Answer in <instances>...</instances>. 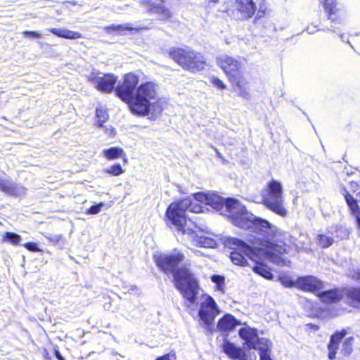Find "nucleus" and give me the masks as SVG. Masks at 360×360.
Instances as JSON below:
<instances>
[{"label": "nucleus", "instance_id": "nucleus-14", "mask_svg": "<svg viewBox=\"0 0 360 360\" xmlns=\"http://www.w3.org/2000/svg\"><path fill=\"white\" fill-rule=\"evenodd\" d=\"M295 285L304 291L316 292L323 288V283L312 276L299 277Z\"/></svg>", "mask_w": 360, "mask_h": 360}, {"label": "nucleus", "instance_id": "nucleus-27", "mask_svg": "<svg viewBox=\"0 0 360 360\" xmlns=\"http://www.w3.org/2000/svg\"><path fill=\"white\" fill-rule=\"evenodd\" d=\"M22 238L20 235L13 232H6L2 238L3 242H7L12 245H18Z\"/></svg>", "mask_w": 360, "mask_h": 360}, {"label": "nucleus", "instance_id": "nucleus-9", "mask_svg": "<svg viewBox=\"0 0 360 360\" xmlns=\"http://www.w3.org/2000/svg\"><path fill=\"white\" fill-rule=\"evenodd\" d=\"M238 335L241 339L245 340L249 349H257L259 353L271 351L272 342L265 338H259L256 328L248 326L241 328L238 331Z\"/></svg>", "mask_w": 360, "mask_h": 360}, {"label": "nucleus", "instance_id": "nucleus-23", "mask_svg": "<svg viewBox=\"0 0 360 360\" xmlns=\"http://www.w3.org/2000/svg\"><path fill=\"white\" fill-rule=\"evenodd\" d=\"M1 188L4 191L13 195H22L26 192V188L15 183L3 184Z\"/></svg>", "mask_w": 360, "mask_h": 360}, {"label": "nucleus", "instance_id": "nucleus-34", "mask_svg": "<svg viewBox=\"0 0 360 360\" xmlns=\"http://www.w3.org/2000/svg\"><path fill=\"white\" fill-rule=\"evenodd\" d=\"M324 32H333V33H336L339 35L340 39L342 41H345V36H344V34L341 32V31L340 30V29L337 27H335V25H330V27H326V28H323L322 30Z\"/></svg>", "mask_w": 360, "mask_h": 360}, {"label": "nucleus", "instance_id": "nucleus-1", "mask_svg": "<svg viewBox=\"0 0 360 360\" xmlns=\"http://www.w3.org/2000/svg\"><path fill=\"white\" fill-rule=\"evenodd\" d=\"M195 196L197 200L221 211V214L230 218L235 226L255 233L252 239L250 238L248 240L252 245H258L264 251H271L279 256L285 252L284 247L274 243L277 227L269 221L248 212L238 200L233 198L224 200L214 193L198 192Z\"/></svg>", "mask_w": 360, "mask_h": 360}, {"label": "nucleus", "instance_id": "nucleus-38", "mask_svg": "<svg viewBox=\"0 0 360 360\" xmlns=\"http://www.w3.org/2000/svg\"><path fill=\"white\" fill-rule=\"evenodd\" d=\"M23 36L32 38H40L41 34L38 32L34 31H24L22 32Z\"/></svg>", "mask_w": 360, "mask_h": 360}, {"label": "nucleus", "instance_id": "nucleus-41", "mask_svg": "<svg viewBox=\"0 0 360 360\" xmlns=\"http://www.w3.org/2000/svg\"><path fill=\"white\" fill-rule=\"evenodd\" d=\"M283 285H284L285 287H292L293 285V282L292 281H287L285 279L281 281Z\"/></svg>", "mask_w": 360, "mask_h": 360}, {"label": "nucleus", "instance_id": "nucleus-35", "mask_svg": "<svg viewBox=\"0 0 360 360\" xmlns=\"http://www.w3.org/2000/svg\"><path fill=\"white\" fill-rule=\"evenodd\" d=\"M46 238L53 244H60V243L63 240V236L61 234L49 235L48 236H46Z\"/></svg>", "mask_w": 360, "mask_h": 360}, {"label": "nucleus", "instance_id": "nucleus-19", "mask_svg": "<svg viewBox=\"0 0 360 360\" xmlns=\"http://www.w3.org/2000/svg\"><path fill=\"white\" fill-rule=\"evenodd\" d=\"M104 29L108 33H110L112 31L121 32L125 30L139 32L141 30H147L148 27L142 25L132 27L129 23H127L123 25H111L105 27Z\"/></svg>", "mask_w": 360, "mask_h": 360}, {"label": "nucleus", "instance_id": "nucleus-36", "mask_svg": "<svg viewBox=\"0 0 360 360\" xmlns=\"http://www.w3.org/2000/svg\"><path fill=\"white\" fill-rule=\"evenodd\" d=\"M23 246L28 250L32 252H39L41 250L39 248L38 245L35 243L29 242L26 243L23 245Z\"/></svg>", "mask_w": 360, "mask_h": 360}, {"label": "nucleus", "instance_id": "nucleus-30", "mask_svg": "<svg viewBox=\"0 0 360 360\" xmlns=\"http://www.w3.org/2000/svg\"><path fill=\"white\" fill-rule=\"evenodd\" d=\"M104 172L113 176H119L124 172V169L120 164H115L108 168H105Z\"/></svg>", "mask_w": 360, "mask_h": 360}, {"label": "nucleus", "instance_id": "nucleus-32", "mask_svg": "<svg viewBox=\"0 0 360 360\" xmlns=\"http://www.w3.org/2000/svg\"><path fill=\"white\" fill-rule=\"evenodd\" d=\"M211 280L213 283H214L217 285V289L219 290H223V286L224 284V278L220 275H213L211 277Z\"/></svg>", "mask_w": 360, "mask_h": 360}, {"label": "nucleus", "instance_id": "nucleus-50", "mask_svg": "<svg viewBox=\"0 0 360 360\" xmlns=\"http://www.w3.org/2000/svg\"><path fill=\"white\" fill-rule=\"evenodd\" d=\"M211 2L217 3L219 0H210Z\"/></svg>", "mask_w": 360, "mask_h": 360}, {"label": "nucleus", "instance_id": "nucleus-7", "mask_svg": "<svg viewBox=\"0 0 360 360\" xmlns=\"http://www.w3.org/2000/svg\"><path fill=\"white\" fill-rule=\"evenodd\" d=\"M169 55L184 70L193 72L203 70L205 65L203 56L191 49L172 48Z\"/></svg>", "mask_w": 360, "mask_h": 360}, {"label": "nucleus", "instance_id": "nucleus-39", "mask_svg": "<svg viewBox=\"0 0 360 360\" xmlns=\"http://www.w3.org/2000/svg\"><path fill=\"white\" fill-rule=\"evenodd\" d=\"M271 351L259 352V354L260 360H272L271 357Z\"/></svg>", "mask_w": 360, "mask_h": 360}, {"label": "nucleus", "instance_id": "nucleus-37", "mask_svg": "<svg viewBox=\"0 0 360 360\" xmlns=\"http://www.w3.org/2000/svg\"><path fill=\"white\" fill-rule=\"evenodd\" d=\"M212 83L217 88L220 89H225L226 86L224 84V82L217 77L212 78Z\"/></svg>", "mask_w": 360, "mask_h": 360}, {"label": "nucleus", "instance_id": "nucleus-12", "mask_svg": "<svg viewBox=\"0 0 360 360\" xmlns=\"http://www.w3.org/2000/svg\"><path fill=\"white\" fill-rule=\"evenodd\" d=\"M220 311L216 302L211 296H206L200 304L198 316L206 327L211 326Z\"/></svg>", "mask_w": 360, "mask_h": 360}, {"label": "nucleus", "instance_id": "nucleus-31", "mask_svg": "<svg viewBox=\"0 0 360 360\" xmlns=\"http://www.w3.org/2000/svg\"><path fill=\"white\" fill-rule=\"evenodd\" d=\"M318 237H319V245L323 248H328L334 242L333 238L332 237H330V236H326V235H323V234H320V235L318 236Z\"/></svg>", "mask_w": 360, "mask_h": 360}, {"label": "nucleus", "instance_id": "nucleus-47", "mask_svg": "<svg viewBox=\"0 0 360 360\" xmlns=\"http://www.w3.org/2000/svg\"><path fill=\"white\" fill-rule=\"evenodd\" d=\"M357 201H360V191L356 194V198Z\"/></svg>", "mask_w": 360, "mask_h": 360}, {"label": "nucleus", "instance_id": "nucleus-5", "mask_svg": "<svg viewBox=\"0 0 360 360\" xmlns=\"http://www.w3.org/2000/svg\"><path fill=\"white\" fill-rule=\"evenodd\" d=\"M227 245L233 249L230 258L236 265L245 266L248 264L246 257L252 261H257L259 258L260 255H262L266 260L278 265H283L285 262L281 256L277 255L274 252L264 251L261 248H252L236 238H228Z\"/></svg>", "mask_w": 360, "mask_h": 360}, {"label": "nucleus", "instance_id": "nucleus-6", "mask_svg": "<svg viewBox=\"0 0 360 360\" xmlns=\"http://www.w3.org/2000/svg\"><path fill=\"white\" fill-rule=\"evenodd\" d=\"M217 65L227 75L229 82L235 85L238 95L247 100L250 94L247 87L248 84V74L245 71L243 65L239 57L233 58L226 54L217 57Z\"/></svg>", "mask_w": 360, "mask_h": 360}, {"label": "nucleus", "instance_id": "nucleus-17", "mask_svg": "<svg viewBox=\"0 0 360 360\" xmlns=\"http://www.w3.org/2000/svg\"><path fill=\"white\" fill-rule=\"evenodd\" d=\"M346 331L342 330L341 332L335 333L330 337V342L328 345V358L334 359L335 358L336 351L338 348V345L340 340L345 336Z\"/></svg>", "mask_w": 360, "mask_h": 360}, {"label": "nucleus", "instance_id": "nucleus-11", "mask_svg": "<svg viewBox=\"0 0 360 360\" xmlns=\"http://www.w3.org/2000/svg\"><path fill=\"white\" fill-rule=\"evenodd\" d=\"M139 81V77L133 73L125 75L122 84L115 89L116 95L129 105L135 95Z\"/></svg>", "mask_w": 360, "mask_h": 360}, {"label": "nucleus", "instance_id": "nucleus-26", "mask_svg": "<svg viewBox=\"0 0 360 360\" xmlns=\"http://www.w3.org/2000/svg\"><path fill=\"white\" fill-rule=\"evenodd\" d=\"M356 277L357 280H360V270L356 273ZM347 296L352 301L360 304V287L348 290Z\"/></svg>", "mask_w": 360, "mask_h": 360}, {"label": "nucleus", "instance_id": "nucleus-2", "mask_svg": "<svg viewBox=\"0 0 360 360\" xmlns=\"http://www.w3.org/2000/svg\"><path fill=\"white\" fill-rule=\"evenodd\" d=\"M195 195V193H193L191 196L170 204L167 210L166 216L171 225L178 232L187 234L195 245L206 248H215L217 242L214 239L207 236H200L197 230L186 226L185 212L187 210L194 213L203 212L199 202L212 207L210 205L197 200Z\"/></svg>", "mask_w": 360, "mask_h": 360}, {"label": "nucleus", "instance_id": "nucleus-13", "mask_svg": "<svg viewBox=\"0 0 360 360\" xmlns=\"http://www.w3.org/2000/svg\"><path fill=\"white\" fill-rule=\"evenodd\" d=\"M323 7L328 19L332 24L342 25L345 22V11L337 0H324Z\"/></svg>", "mask_w": 360, "mask_h": 360}, {"label": "nucleus", "instance_id": "nucleus-44", "mask_svg": "<svg viewBox=\"0 0 360 360\" xmlns=\"http://www.w3.org/2000/svg\"><path fill=\"white\" fill-rule=\"evenodd\" d=\"M315 28H316V26H314V28H311L310 27H308L306 30L308 32L309 34H314L316 32Z\"/></svg>", "mask_w": 360, "mask_h": 360}, {"label": "nucleus", "instance_id": "nucleus-20", "mask_svg": "<svg viewBox=\"0 0 360 360\" xmlns=\"http://www.w3.org/2000/svg\"><path fill=\"white\" fill-rule=\"evenodd\" d=\"M262 258L266 259L262 255H260L259 258L257 259V261H255L256 264L252 267V270L255 273L262 276L263 278L268 280H271L274 278L273 274L271 273L267 266L259 262V260Z\"/></svg>", "mask_w": 360, "mask_h": 360}, {"label": "nucleus", "instance_id": "nucleus-48", "mask_svg": "<svg viewBox=\"0 0 360 360\" xmlns=\"http://www.w3.org/2000/svg\"><path fill=\"white\" fill-rule=\"evenodd\" d=\"M346 42H347L348 44H349V46H350V47H351L352 49H354V46H352V44L350 43L349 40H348V39H347V40L346 41Z\"/></svg>", "mask_w": 360, "mask_h": 360}, {"label": "nucleus", "instance_id": "nucleus-8", "mask_svg": "<svg viewBox=\"0 0 360 360\" xmlns=\"http://www.w3.org/2000/svg\"><path fill=\"white\" fill-rule=\"evenodd\" d=\"M262 200L264 205L275 214L285 217L287 210L284 206L283 197V186L281 182L272 179L263 191Z\"/></svg>", "mask_w": 360, "mask_h": 360}, {"label": "nucleus", "instance_id": "nucleus-28", "mask_svg": "<svg viewBox=\"0 0 360 360\" xmlns=\"http://www.w3.org/2000/svg\"><path fill=\"white\" fill-rule=\"evenodd\" d=\"M97 118V124L99 127H103V124L108 120V114L106 110L97 108L96 110Z\"/></svg>", "mask_w": 360, "mask_h": 360}, {"label": "nucleus", "instance_id": "nucleus-21", "mask_svg": "<svg viewBox=\"0 0 360 360\" xmlns=\"http://www.w3.org/2000/svg\"><path fill=\"white\" fill-rule=\"evenodd\" d=\"M317 295L323 302L326 303L337 302L340 300L342 297L338 290L320 292L317 293Z\"/></svg>", "mask_w": 360, "mask_h": 360}, {"label": "nucleus", "instance_id": "nucleus-18", "mask_svg": "<svg viewBox=\"0 0 360 360\" xmlns=\"http://www.w3.org/2000/svg\"><path fill=\"white\" fill-rule=\"evenodd\" d=\"M238 323L234 316L231 314H226L219 320L217 328L220 331H231Z\"/></svg>", "mask_w": 360, "mask_h": 360}, {"label": "nucleus", "instance_id": "nucleus-46", "mask_svg": "<svg viewBox=\"0 0 360 360\" xmlns=\"http://www.w3.org/2000/svg\"><path fill=\"white\" fill-rule=\"evenodd\" d=\"M355 219L356 220L357 224L359 227L360 228V212L357 214V215L355 217Z\"/></svg>", "mask_w": 360, "mask_h": 360}, {"label": "nucleus", "instance_id": "nucleus-10", "mask_svg": "<svg viewBox=\"0 0 360 360\" xmlns=\"http://www.w3.org/2000/svg\"><path fill=\"white\" fill-rule=\"evenodd\" d=\"M86 77L97 90L103 93L112 92L117 82V77L114 75L103 74L96 70H93Z\"/></svg>", "mask_w": 360, "mask_h": 360}, {"label": "nucleus", "instance_id": "nucleus-33", "mask_svg": "<svg viewBox=\"0 0 360 360\" xmlns=\"http://www.w3.org/2000/svg\"><path fill=\"white\" fill-rule=\"evenodd\" d=\"M105 205V203L103 202L94 205L86 210V213L88 214H96L101 210L102 207H103Z\"/></svg>", "mask_w": 360, "mask_h": 360}, {"label": "nucleus", "instance_id": "nucleus-45", "mask_svg": "<svg viewBox=\"0 0 360 360\" xmlns=\"http://www.w3.org/2000/svg\"><path fill=\"white\" fill-rule=\"evenodd\" d=\"M350 186H351L352 189L354 190L358 186V184L356 182L352 181V182H350Z\"/></svg>", "mask_w": 360, "mask_h": 360}, {"label": "nucleus", "instance_id": "nucleus-29", "mask_svg": "<svg viewBox=\"0 0 360 360\" xmlns=\"http://www.w3.org/2000/svg\"><path fill=\"white\" fill-rule=\"evenodd\" d=\"M353 342H354V338L352 337H349V338L345 339V340L344 341V342L342 345V349H341V351L344 354V355L348 356L352 353V352L353 350V348H352Z\"/></svg>", "mask_w": 360, "mask_h": 360}, {"label": "nucleus", "instance_id": "nucleus-16", "mask_svg": "<svg viewBox=\"0 0 360 360\" xmlns=\"http://www.w3.org/2000/svg\"><path fill=\"white\" fill-rule=\"evenodd\" d=\"M236 4L242 19L250 18L255 13L256 6L252 0H236Z\"/></svg>", "mask_w": 360, "mask_h": 360}, {"label": "nucleus", "instance_id": "nucleus-15", "mask_svg": "<svg viewBox=\"0 0 360 360\" xmlns=\"http://www.w3.org/2000/svg\"><path fill=\"white\" fill-rule=\"evenodd\" d=\"M222 349L223 352L232 360H252L250 355L243 349L229 341L224 342Z\"/></svg>", "mask_w": 360, "mask_h": 360}, {"label": "nucleus", "instance_id": "nucleus-3", "mask_svg": "<svg viewBox=\"0 0 360 360\" xmlns=\"http://www.w3.org/2000/svg\"><path fill=\"white\" fill-rule=\"evenodd\" d=\"M184 258V255L178 252L175 254L157 256L155 262L166 274H173L175 287L182 293L185 299L190 303L194 304L198 293V283L188 269H176Z\"/></svg>", "mask_w": 360, "mask_h": 360}, {"label": "nucleus", "instance_id": "nucleus-40", "mask_svg": "<svg viewBox=\"0 0 360 360\" xmlns=\"http://www.w3.org/2000/svg\"><path fill=\"white\" fill-rule=\"evenodd\" d=\"M156 360H174V355L167 354L162 356H158Z\"/></svg>", "mask_w": 360, "mask_h": 360}, {"label": "nucleus", "instance_id": "nucleus-24", "mask_svg": "<svg viewBox=\"0 0 360 360\" xmlns=\"http://www.w3.org/2000/svg\"><path fill=\"white\" fill-rule=\"evenodd\" d=\"M342 195L345 197L347 205L355 217L359 212H360V207L358 205L357 200L354 199V198L351 194H349L345 188L343 189Z\"/></svg>", "mask_w": 360, "mask_h": 360}, {"label": "nucleus", "instance_id": "nucleus-22", "mask_svg": "<svg viewBox=\"0 0 360 360\" xmlns=\"http://www.w3.org/2000/svg\"><path fill=\"white\" fill-rule=\"evenodd\" d=\"M48 31L55 34L57 37L68 39H77L82 37V34L79 32L69 30L68 29H56L50 28Z\"/></svg>", "mask_w": 360, "mask_h": 360}, {"label": "nucleus", "instance_id": "nucleus-49", "mask_svg": "<svg viewBox=\"0 0 360 360\" xmlns=\"http://www.w3.org/2000/svg\"><path fill=\"white\" fill-rule=\"evenodd\" d=\"M311 328H314L315 330H318L319 327L316 325H311Z\"/></svg>", "mask_w": 360, "mask_h": 360}, {"label": "nucleus", "instance_id": "nucleus-43", "mask_svg": "<svg viewBox=\"0 0 360 360\" xmlns=\"http://www.w3.org/2000/svg\"><path fill=\"white\" fill-rule=\"evenodd\" d=\"M105 133L108 135L111 136H114L115 135V131L114 129H106Z\"/></svg>", "mask_w": 360, "mask_h": 360}, {"label": "nucleus", "instance_id": "nucleus-42", "mask_svg": "<svg viewBox=\"0 0 360 360\" xmlns=\"http://www.w3.org/2000/svg\"><path fill=\"white\" fill-rule=\"evenodd\" d=\"M55 356L58 360H65L59 351H55Z\"/></svg>", "mask_w": 360, "mask_h": 360}, {"label": "nucleus", "instance_id": "nucleus-25", "mask_svg": "<svg viewBox=\"0 0 360 360\" xmlns=\"http://www.w3.org/2000/svg\"><path fill=\"white\" fill-rule=\"evenodd\" d=\"M103 153L108 160H115L123 156L125 157L124 151L119 147H111L108 149H105Z\"/></svg>", "mask_w": 360, "mask_h": 360}, {"label": "nucleus", "instance_id": "nucleus-4", "mask_svg": "<svg viewBox=\"0 0 360 360\" xmlns=\"http://www.w3.org/2000/svg\"><path fill=\"white\" fill-rule=\"evenodd\" d=\"M129 107L134 115H148L150 120H156L163 110V102L158 96L156 84L150 82L140 84Z\"/></svg>", "mask_w": 360, "mask_h": 360}]
</instances>
